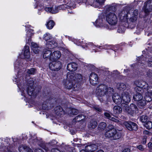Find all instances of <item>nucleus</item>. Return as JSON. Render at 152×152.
I'll return each instance as SVG.
<instances>
[{
    "instance_id": "nucleus-43",
    "label": "nucleus",
    "mask_w": 152,
    "mask_h": 152,
    "mask_svg": "<svg viewBox=\"0 0 152 152\" xmlns=\"http://www.w3.org/2000/svg\"><path fill=\"white\" fill-rule=\"evenodd\" d=\"M138 11L137 10H134L132 12V15L137 17V15H138Z\"/></svg>"
},
{
    "instance_id": "nucleus-1",
    "label": "nucleus",
    "mask_w": 152,
    "mask_h": 152,
    "mask_svg": "<svg viewBox=\"0 0 152 152\" xmlns=\"http://www.w3.org/2000/svg\"><path fill=\"white\" fill-rule=\"evenodd\" d=\"M83 76L81 74L68 73L67 78L63 82L64 84L68 89L71 88L75 83L81 81Z\"/></svg>"
},
{
    "instance_id": "nucleus-54",
    "label": "nucleus",
    "mask_w": 152,
    "mask_h": 152,
    "mask_svg": "<svg viewBox=\"0 0 152 152\" xmlns=\"http://www.w3.org/2000/svg\"><path fill=\"white\" fill-rule=\"evenodd\" d=\"M32 35V33L30 32L29 31H28L27 32V37H31Z\"/></svg>"
},
{
    "instance_id": "nucleus-22",
    "label": "nucleus",
    "mask_w": 152,
    "mask_h": 152,
    "mask_svg": "<svg viewBox=\"0 0 152 152\" xmlns=\"http://www.w3.org/2000/svg\"><path fill=\"white\" fill-rule=\"evenodd\" d=\"M24 55L25 58H28L30 57V53L29 46H26L24 49Z\"/></svg>"
},
{
    "instance_id": "nucleus-42",
    "label": "nucleus",
    "mask_w": 152,
    "mask_h": 152,
    "mask_svg": "<svg viewBox=\"0 0 152 152\" xmlns=\"http://www.w3.org/2000/svg\"><path fill=\"white\" fill-rule=\"evenodd\" d=\"M147 137L146 136H143L142 141L141 143L143 144H145L146 142Z\"/></svg>"
},
{
    "instance_id": "nucleus-34",
    "label": "nucleus",
    "mask_w": 152,
    "mask_h": 152,
    "mask_svg": "<svg viewBox=\"0 0 152 152\" xmlns=\"http://www.w3.org/2000/svg\"><path fill=\"white\" fill-rule=\"evenodd\" d=\"M140 119L142 122L145 123L147 121L148 117L146 115H144L141 116Z\"/></svg>"
},
{
    "instance_id": "nucleus-51",
    "label": "nucleus",
    "mask_w": 152,
    "mask_h": 152,
    "mask_svg": "<svg viewBox=\"0 0 152 152\" xmlns=\"http://www.w3.org/2000/svg\"><path fill=\"white\" fill-rule=\"evenodd\" d=\"M130 150L128 148H125L122 151V152H130Z\"/></svg>"
},
{
    "instance_id": "nucleus-10",
    "label": "nucleus",
    "mask_w": 152,
    "mask_h": 152,
    "mask_svg": "<svg viewBox=\"0 0 152 152\" xmlns=\"http://www.w3.org/2000/svg\"><path fill=\"white\" fill-rule=\"evenodd\" d=\"M89 78L90 82L92 85L94 86L97 84L98 79L97 74L92 73L90 75Z\"/></svg>"
},
{
    "instance_id": "nucleus-33",
    "label": "nucleus",
    "mask_w": 152,
    "mask_h": 152,
    "mask_svg": "<svg viewBox=\"0 0 152 152\" xmlns=\"http://www.w3.org/2000/svg\"><path fill=\"white\" fill-rule=\"evenodd\" d=\"M52 38L51 35L49 33H46L44 35L43 39L45 41H47L50 39Z\"/></svg>"
},
{
    "instance_id": "nucleus-62",
    "label": "nucleus",
    "mask_w": 152,
    "mask_h": 152,
    "mask_svg": "<svg viewBox=\"0 0 152 152\" xmlns=\"http://www.w3.org/2000/svg\"><path fill=\"white\" fill-rule=\"evenodd\" d=\"M99 99H100V101H101V100H100V98H99Z\"/></svg>"
},
{
    "instance_id": "nucleus-26",
    "label": "nucleus",
    "mask_w": 152,
    "mask_h": 152,
    "mask_svg": "<svg viewBox=\"0 0 152 152\" xmlns=\"http://www.w3.org/2000/svg\"><path fill=\"white\" fill-rule=\"evenodd\" d=\"M121 107L124 112H126L127 113V112H130V111L129 110V106L128 104L122 103L121 104Z\"/></svg>"
},
{
    "instance_id": "nucleus-59",
    "label": "nucleus",
    "mask_w": 152,
    "mask_h": 152,
    "mask_svg": "<svg viewBox=\"0 0 152 152\" xmlns=\"http://www.w3.org/2000/svg\"><path fill=\"white\" fill-rule=\"evenodd\" d=\"M87 151L86 150H82L80 151V152H87Z\"/></svg>"
},
{
    "instance_id": "nucleus-41",
    "label": "nucleus",
    "mask_w": 152,
    "mask_h": 152,
    "mask_svg": "<svg viewBox=\"0 0 152 152\" xmlns=\"http://www.w3.org/2000/svg\"><path fill=\"white\" fill-rule=\"evenodd\" d=\"M108 10H109V11H111L113 12H114V11L116 10L115 7L113 6H110L108 8Z\"/></svg>"
},
{
    "instance_id": "nucleus-12",
    "label": "nucleus",
    "mask_w": 152,
    "mask_h": 152,
    "mask_svg": "<svg viewBox=\"0 0 152 152\" xmlns=\"http://www.w3.org/2000/svg\"><path fill=\"white\" fill-rule=\"evenodd\" d=\"M98 148V146L95 144H92L86 146L85 149L87 152H93Z\"/></svg>"
},
{
    "instance_id": "nucleus-36",
    "label": "nucleus",
    "mask_w": 152,
    "mask_h": 152,
    "mask_svg": "<svg viewBox=\"0 0 152 152\" xmlns=\"http://www.w3.org/2000/svg\"><path fill=\"white\" fill-rule=\"evenodd\" d=\"M145 126L147 129H151L152 128V122L150 121H148L146 123Z\"/></svg>"
},
{
    "instance_id": "nucleus-16",
    "label": "nucleus",
    "mask_w": 152,
    "mask_h": 152,
    "mask_svg": "<svg viewBox=\"0 0 152 152\" xmlns=\"http://www.w3.org/2000/svg\"><path fill=\"white\" fill-rule=\"evenodd\" d=\"M77 65L75 63H70L67 65V69L70 71L73 72L75 71L77 69Z\"/></svg>"
},
{
    "instance_id": "nucleus-56",
    "label": "nucleus",
    "mask_w": 152,
    "mask_h": 152,
    "mask_svg": "<svg viewBox=\"0 0 152 152\" xmlns=\"http://www.w3.org/2000/svg\"><path fill=\"white\" fill-rule=\"evenodd\" d=\"M148 66L152 67V61H149L148 62Z\"/></svg>"
},
{
    "instance_id": "nucleus-63",
    "label": "nucleus",
    "mask_w": 152,
    "mask_h": 152,
    "mask_svg": "<svg viewBox=\"0 0 152 152\" xmlns=\"http://www.w3.org/2000/svg\"><path fill=\"white\" fill-rule=\"evenodd\" d=\"M148 101H150V100H149V99H148Z\"/></svg>"
},
{
    "instance_id": "nucleus-55",
    "label": "nucleus",
    "mask_w": 152,
    "mask_h": 152,
    "mask_svg": "<svg viewBox=\"0 0 152 152\" xmlns=\"http://www.w3.org/2000/svg\"><path fill=\"white\" fill-rule=\"evenodd\" d=\"M148 147L149 148H152V143L151 142H149L148 145Z\"/></svg>"
},
{
    "instance_id": "nucleus-19",
    "label": "nucleus",
    "mask_w": 152,
    "mask_h": 152,
    "mask_svg": "<svg viewBox=\"0 0 152 152\" xmlns=\"http://www.w3.org/2000/svg\"><path fill=\"white\" fill-rule=\"evenodd\" d=\"M129 13L128 10L127 8H125L119 14V16L121 19H123L125 18H126L127 15Z\"/></svg>"
},
{
    "instance_id": "nucleus-49",
    "label": "nucleus",
    "mask_w": 152,
    "mask_h": 152,
    "mask_svg": "<svg viewBox=\"0 0 152 152\" xmlns=\"http://www.w3.org/2000/svg\"><path fill=\"white\" fill-rule=\"evenodd\" d=\"M147 75L149 77H152V72L151 71L148 70L147 72Z\"/></svg>"
},
{
    "instance_id": "nucleus-35",
    "label": "nucleus",
    "mask_w": 152,
    "mask_h": 152,
    "mask_svg": "<svg viewBox=\"0 0 152 152\" xmlns=\"http://www.w3.org/2000/svg\"><path fill=\"white\" fill-rule=\"evenodd\" d=\"M36 70L34 68H32L28 69L27 71V73L29 75H34L36 73Z\"/></svg>"
},
{
    "instance_id": "nucleus-5",
    "label": "nucleus",
    "mask_w": 152,
    "mask_h": 152,
    "mask_svg": "<svg viewBox=\"0 0 152 152\" xmlns=\"http://www.w3.org/2000/svg\"><path fill=\"white\" fill-rule=\"evenodd\" d=\"M106 20L110 24L115 25L117 22V18L116 15L114 12H109L106 16Z\"/></svg>"
},
{
    "instance_id": "nucleus-23",
    "label": "nucleus",
    "mask_w": 152,
    "mask_h": 152,
    "mask_svg": "<svg viewBox=\"0 0 152 152\" xmlns=\"http://www.w3.org/2000/svg\"><path fill=\"white\" fill-rule=\"evenodd\" d=\"M97 121L94 120H92L89 123L88 127L89 129H93L95 128L97 126Z\"/></svg>"
},
{
    "instance_id": "nucleus-58",
    "label": "nucleus",
    "mask_w": 152,
    "mask_h": 152,
    "mask_svg": "<svg viewBox=\"0 0 152 152\" xmlns=\"http://www.w3.org/2000/svg\"><path fill=\"white\" fill-rule=\"evenodd\" d=\"M144 133L145 134H148V132L147 131H144Z\"/></svg>"
},
{
    "instance_id": "nucleus-40",
    "label": "nucleus",
    "mask_w": 152,
    "mask_h": 152,
    "mask_svg": "<svg viewBox=\"0 0 152 152\" xmlns=\"http://www.w3.org/2000/svg\"><path fill=\"white\" fill-rule=\"evenodd\" d=\"M137 17L134 15H132L131 16L130 18V20L132 22H134L137 19Z\"/></svg>"
},
{
    "instance_id": "nucleus-14",
    "label": "nucleus",
    "mask_w": 152,
    "mask_h": 152,
    "mask_svg": "<svg viewBox=\"0 0 152 152\" xmlns=\"http://www.w3.org/2000/svg\"><path fill=\"white\" fill-rule=\"evenodd\" d=\"M112 98L114 102L116 104H120L122 102V99L121 96L118 94H115L113 96Z\"/></svg>"
},
{
    "instance_id": "nucleus-32",
    "label": "nucleus",
    "mask_w": 152,
    "mask_h": 152,
    "mask_svg": "<svg viewBox=\"0 0 152 152\" xmlns=\"http://www.w3.org/2000/svg\"><path fill=\"white\" fill-rule=\"evenodd\" d=\"M146 101L145 100L142 99L138 102V105L140 107L144 106L146 104Z\"/></svg>"
},
{
    "instance_id": "nucleus-4",
    "label": "nucleus",
    "mask_w": 152,
    "mask_h": 152,
    "mask_svg": "<svg viewBox=\"0 0 152 152\" xmlns=\"http://www.w3.org/2000/svg\"><path fill=\"white\" fill-rule=\"evenodd\" d=\"M108 127L109 129L105 133V137L111 138L112 139L114 140L118 139L121 137V133L117 132L112 125H109Z\"/></svg>"
},
{
    "instance_id": "nucleus-60",
    "label": "nucleus",
    "mask_w": 152,
    "mask_h": 152,
    "mask_svg": "<svg viewBox=\"0 0 152 152\" xmlns=\"http://www.w3.org/2000/svg\"><path fill=\"white\" fill-rule=\"evenodd\" d=\"M149 151L150 152H152V148H149Z\"/></svg>"
},
{
    "instance_id": "nucleus-25",
    "label": "nucleus",
    "mask_w": 152,
    "mask_h": 152,
    "mask_svg": "<svg viewBox=\"0 0 152 152\" xmlns=\"http://www.w3.org/2000/svg\"><path fill=\"white\" fill-rule=\"evenodd\" d=\"M45 10L48 12H51L52 13L55 14L58 12V7H56L55 10L54 9H52L51 8L46 7L45 8Z\"/></svg>"
},
{
    "instance_id": "nucleus-27",
    "label": "nucleus",
    "mask_w": 152,
    "mask_h": 152,
    "mask_svg": "<svg viewBox=\"0 0 152 152\" xmlns=\"http://www.w3.org/2000/svg\"><path fill=\"white\" fill-rule=\"evenodd\" d=\"M106 127V124L104 122H101L98 125V129L99 131L104 130Z\"/></svg>"
},
{
    "instance_id": "nucleus-2",
    "label": "nucleus",
    "mask_w": 152,
    "mask_h": 152,
    "mask_svg": "<svg viewBox=\"0 0 152 152\" xmlns=\"http://www.w3.org/2000/svg\"><path fill=\"white\" fill-rule=\"evenodd\" d=\"M137 87L135 88L136 91H139L142 93H145L146 96L145 99L147 100V98L152 95V87H148V84L142 80H137L135 82Z\"/></svg>"
},
{
    "instance_id": "nucleus-8",
    "label": "nucleus",
    "mask_w": 152,
    "mask_h": 152,
    "mask_svg": "<svg viewBox=\"0 0 152 152\" xmlns=\"http://www.w3.org/2000/svg\"><path fill=\"white\" fill-rule=\"evenodd\" d=\"M124 124L126 128L129 131H136L138 129L137 124L132 122L125 121L124 123Z\"/></svg>"
},
{
    "instance_id": "nucleus-18",
    "label": "nucleus",
    "mask_w": 152,
    "mask_h": 152,
    "mask_svg": "<svg viewBox=\"0 0 152 152\" xmlns=\"http://www.w3.org/2000/svg\"><path fill=\"white\" fill-rule=\"evenodd\" d=\"M18 149L20 152H32L31 150L29 147L23 145L20 146Z\"/></svg>"
},
{
    "instance_id": "nucleus-3",
    "label": "nucleus",
    "mask_w": 152,
    "mask_h": 152,
    "mask_svg": "<svg viewBox=\"0 0 152 152\" xmlns=\"http://www.w3.org/2000/svg\"><path fill=\"white\" fill-rule=\"evenodd\" d=\"M113 89L104 84H101L98 86L96 90V95L99 96H103L107 93H110L113 92Z\"/></svg>"
},
{
    "instance_id": "nucleus-9",
    "label": "nucleus",
    "mask_w": 152,
    "mask_h": 152,
    "mask_svg": "<svg viewBox=\"0 0 152 152\" xmlns=\"http://www.w3.org/2000/svg\"><path fill=\"white\" fill-rule=\"evenodd\" d=\"M34 84V82L32 79H30L28 81L27 85V93L30 96L34 94V88L33 87Z\"/></svg>"
},
{
    "instance_id": "nucleus-50",
    "label": "nucleus",
    "mask_w": 152,
    "mask_h": 152,
    "mask_svg": "<svg viewBox=\"0 0 152 152\" xmlns=\"http://www.w3.org/2000/svg\"><path fill=\"white\" fill-rule=\"evenodd\" d=\"M51 152H61L57 148H53L51 150Z\"/></svg>"
},
{
    "instance_id": "nucleus-39",
    "label": "nucleus",
    "mask_w": 152,
    "mask_h": 152,
    "mask_svg": "<svg viewBox=\"0 0 152 152\" xmlns=\"http://www.w3.org/2000/svg\"><path fill=\"white\" fill-rule=\"evenodd\" d=\"M38 45L35 43L33 42L31 44V48L32 50H35V48L39 47Z\"/></svg>"
},
{
    "instance_id": "nucleus-13",
    "label": "nucleus",
    "mask_w": 152,
    "mask_h": 152,
    "mask_svg": "<svg viewBox=\"0 0 152 152\" xmlns=\"http://www.w3.org/2000/svg\"><path fill=\"white\" fill-rule=\"evenodd\" d=\"M136 91V94L133 96L134 99L137 101H139L142 100L143 99L142 95H145V93H143L142 92V93H141V92L140 91Z\"/></svg>"
},
{
    "instance_id": "nucleus-30",
    "label": "nucleus",
    "mask_w": 152,
    "mask_h": 152,
    "mask_svg": "<svg viewBox=\"0 0 152 152\" xmlns=\"http://www.w3.org/2000/svg\"><path fill=\"white\" fill-rule=\"evenodd\" d=\"M55 25V23L52 20H50L48 21L47 24V27L49 29H52Z\"/></svg>"
},
{
    "instance_id": "nucleus-20",
    "label": "nucleus",
    "mask_w": 152,
    "mask_h": 152,
    "mask_svg": "<svg viewBox=\"0 0 152 152\" xmlns=\"http://www.w3.org/2000/svg\"><path fill=\"white\" fill-rule=\"evenodd\" d=\"M55 112L56 114L57 115H61L65 113V112L60 106H57L55 108Z\"/></svg>"
},
{
    "instance_id": "nucleus-38",
    "label": "nucleus",
    "mask_w": 152,
    "mask_h": 152,
    "mask_svg": "<svg viewBox=\"0 0 152 152\" xmlns=\"http://www.w3.org/2000/svg\"><path fill=\"white\" fill-rule=\"evenodd\" d=\"M68 109L70 111V113L73 115H77L78 113V110L75 109Z\"/></svg>"
},
{
    "instance_id": "nucleus-47",
    "label": "nucleus",
    "mask_w": 152,
    "mask_h": 152,
    "mask_svg": "<svg viewBox=\"0 0 152 152\" xmlns=\"http://www.w3.org/2000/svg\"><path fill=\"white\" fill-rule=\"evenodd\" d=\"M137 147L141 151H143L144 150L143 146L141 145L137 146Z\"/></svg>"
},
{
    "instance_id": "nucleus-29",
    "label": "nucleus",
    "mask_w": 152,
    "mask_h": 152,
    "mask_svg": "<svg viewBox=\"0 0 152 152\" xmlns=\"http://www.w3.org/2000/svg\"><path fill=\"white\" fill-rule=\"evenodd\" d=\"M105 0H96V1L94 4V5L96 7H98L100 5L103 4Z\"/></svg>"
},
{
    "instance_id": "nucleus-45",
    "label": "nucleus",
    "mask_w": 152,
    "mask_h": 152,
    "mask_svg": "<svg viewBox=\"0 0 152 152\" xmlns=\"http://www.w3.org/2000/svg\"><path fill=\"white\" fill-rule=\"evenodd\" d=\"M104 116L107 118L110 119L111 117L110 114L108 113H105L104 114Z\"/></svg>"
},
{
    "instance_id": "nucleus-53",
    "label": "nucleus",
    "mask_w": 152,
    "mask_h": 152,
    "mask_svg": "<svg viewBox=\"0 0 152 152\" xmlns=\"http://www.w3.org/2000/svg\"><path fill=\"white\" fill-rule=\"evenodd\" d=\"M32 152L33 151H32ZM34 152H44L43 151H42L41 149H36L34 151Z\"/></svg>"
},
{
    "instance_id": "nucleus-52",
    "label": "nucleus",
    "mask_w": 152,
    "mask_h": 152,
    "mask_svg": "<svg viewBox=\"0 0 152 152\" xmlns=\"http://www.w3.org/2000/svg\"><path fill=\"white\" fill-rule=\"evenodd\" d=\"M142 2H143L141 1H139L138 0H135L134 1V3L136 4H137H137H139V3H141L140 4H142Z\"/></svg>"
},
{
    "instance_id": "nucleus-57",
    "label": "nucleus",
    "mask_w": 152,
    "mask_h": 152,
    "mask_svg": "<svg viewBox=\"0 0 152 152\" xmlns=\"http://www.w3.org/2000/svg\"><path fill=\"white\" fill-rule=\"evenodd\" d=\"M95 109L96 110H97L99 112L101 111V109L98 107H95Z\"/></svg>"
},
{
    "instance_id": "nucleus-61",
    "label": "nucleus",
    "mask_w": 152,
    "mask_h": 152,
    "mask_svg": "<svg viewBox=\"0 0 152 152\" xmlns=\"http://www.w3.org/2000/svg\"><path fill=\"white\" fill-rule=\"evenodd\" d=\"M34 140L35 142H36L37 141V140H36V139H35Z\"/></svg>"
},
{
    "instance_id": "nucleus-24",
    "label": "nucleus",
    "mask_w": 152,
    "mask_h": 152,
    "mask_svg": "<svg viewBox=\"0 0 152 152\" xmlns=\"http://www.w3.org/2000/svg\"><path fill=\"white\" fill-rule=\"evenodd\" d=\"M52 51L50 50L45 51L43 54V57L45 58H48L51 60Z\"/></svg>"
},
{
    "instance_id": "nucleus-17",
    "label": "nucleus",
    "mask_w": 152,
    "mask_h": 152,
    "mask_svg": "<svg viewBox=\"0 0 152 152\" xmlns=\"http://www.w3.org/2000/svg\"><path fill=\"white\" fill-rule=\"evenodd\" d=\"M137 107L135 105L133 104H131L130 105L129 108V109L130 112H127V113L132 115L134 113L137 111Z\"/></svg>"
},
{
    "instance_id": "nucleus-48",
    "label": "nucleus",
    "mask_w": 152,
    "mask_h": 152,
    "mask_svg": "<svg viewBox=\"0 0 152 152\" xmlns=\"http://www.w3.org/2000/svg\"><path fill=\"white\" fill-rule=\"evenodd\" d=\"M110 120L115 122H118L119 121L118 119L113 117H111Z\"/></svg>"
},
{
    "instance_id": "nucleus-21",
    "label": "nucleus",
    "mask_w": 152,
    "mask_h": 152,
    "mask_svg": "<svg viewBox=\"0 0 152 152\" xmlns=\"http://www.w3.org/2000/svg\"><path fill=\"white\" fill-rule=\"evenodd\" d=\"M46 45L50 49L56 47L57 46V44L54 41H49L47 43Z\"/></svg>"
},
{
    "instance_id": "nucleus-28",
    "label": "nucleus",
    "mask_w": 152,
    "mask_h": 152,
    "mask_svg": "<svg viewBox=\"0 0 152 152\" xmlns=\"http://www.w3.org/2000/svg\"><path fill=\"white\" fill-rule=\"evenodd\" d=\"M122 110V108L118 106H115L113 108L114 113L116 114H118L121 113Z\"/></svg>"
},
{
    "instance_id": "nucleus-64",
    "label": "nucleus",
    "mask_w": 152,
    "mask_h": 152,
    "mask_svg": "<svg viewBox=\"0 0 152 152\" xmlns=\"http://www.w3.org/2000/svg\"><path fill=\"white\" fill-rule=\"evenodd\" d=\"M142 63L144 64V62H143V63Z\"/></svg>"
},
{
    "instance_id": "nucleus-7",
    "label": "nucleus",
    "mask_w": 152,
    "mask_h": 152,
    "mask_svg": "<svg viewBox=\"0 0 152 152\" xmlns=\"http://www.w3.org/2000/svg\"><path fill=\"white\" fill-rule=\"evenodd\" d=\"M50 69L53 71H58L61 68V64L59 61H53L49 64Z\"/></svg>"
},
{
    "instance_id": "nucleus-31",
    "label": "nucleus",
    "mask_w": 152,
    "mask_h": 152,
    "mask_svg": "<svg viewBox=\"0 0 152 152\" xmlns=\"http://www.w3.org/2000/svg\"><path fill=\"white\" fill-rule=\"evenodd\" d=\"M117 87L119 89L123 90L126 89V86L123 83H119L117 84Z\"/></svg>"
},
{
    "instance_id": "nucleus-44",
    "label": "nucleus",
    "mask_w": 152,
    "mask_h": 152,
    "mask_svg": "<svg viewBox=\"0 0 152 152\" xmlns=\"http://www.w3.org/2000/svg\"><path fill=\"white\" fill-rule=\"evenodd\" d=\"M50 145L48 144H46L45 145L42 147L46 151H48L49 150V148L48 147Z\"/></svg>"
},
{
    "instance_id": "nucleus-46",
    "label": "nucleus",
    "mask_w": 152,
    "mask_h": 152,
    "mask_svg": "<svg viewBox=\"0 0 152 152\" xmlns=\"http://www.w3.org/2000/svg\"><path fill=\"white\" fill-rule=\"evenodd\" d=\"M35 50H33L34 52L36 54L38 53L40 50V48L39 47L35 48Z\"/></svg>"
},
{
    "instance_id": "nucleus-6",
    "label": "nucleus",
    "mask_w": 152,
    "mask_h": 152,
    "mask_svg": "<svg viewBox=\"0 0 152 152\" xmlns=\"http://www.w3.org/2000/svg\"><path fill=\"white\" fill-rule=\"evenodd\" d=\"M142 10L147 15L152 10V0H148L145 3V5L142 8Z\"/></svg>"
},
{
    "instance_id": "nucleus-37",
    "label": "nucleus",
    "mask_w": 152,
    "mask_h": 152,
    "mask_svg": "<svg viewBox=\"0 0 152 152\" xmlns=\"http://www.w3.org/2000/svg\"><path fill=\"white\" fill-rule=\"evenodd\" d=\"M85 118V116L83 115H79L78 116H76L75 118V120H78L77 121H80L81 120H83Z\"/></svg>"
},
{
    "instance_id": "nucleus-15",
    "label": "nucleus",
    "mask_w": 152,
    "mask_h": 152,
    "mask_svg": "<svg viewBox=\"0 0 152 152\" xmlns=\"http://www.w3.org/2000/svg\"><path fill=\"white\" fill-rule=\"evenodd\" d=\"M61 53L59 51H56L52 52L51 60H55L58 59L61 57Z\"/></svg>"
},
{
    "instance_id": "nucleus-11",
    "label": "nucleus",
    "mask_w": 152,
    "mask_h": 152,
    "mask_svg": "<svg viewBox=\"0 0 152 152\" xmlns=\"http://www.w3.org/2000/svg\"><path fill=\"white\" fill-rule=\"evenodd\" d=\"M121 98L123 102L128 103L131 100V96L128 92H123L121 94Z\"/></svg>"
}]
</instances>
